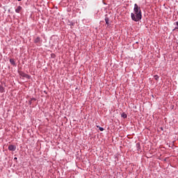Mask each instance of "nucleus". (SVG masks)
<instances>
[{"label":"nucleus","mask_w":178,"mask_h":178,"mask_svg":"<svg viewBox=\"0 0 178 178\" xmlns=\"http://www.w3.org/2000/svg\"><path fill=\"white\" fill-rule=\"evenodd\" d=\"M34 42H35V44H38L39 42H41V38L40 37H37L34 40Z\"/></svg>","instance_id":"nucleus-4"},{"label":"nucleus","mask_w":178,"mask_h":178,"mask_svg":"<svg viewBox=\"0 0 178 178\" xmlns=\"http://www.w3.org/2000/svg\"><path fill=\"white\" fill-rule=\"evenodd\" d=\"M8 151H16V145H8Z\"/></svg>","instance_id":"nucleus-3"},{"label":"nucleus","mask_w":178,"mask_h":178,"mask_svg":"<svg viewBox=\"0 0 178 178\" xmlns=\"http://www.w3.org/2000/svg\"><path fill=\"white\" fill-rule=\"evenodd\" d=\"M99 130L100 131H104V128L99 127Z\"/></svg>","instance_id":"nucleus-14"},{"label":"nucleus","mask_w":178,"mask_h":178,"mask_svg":"<svg viewBox=\"0 0 178 178\" xmlns=\"http://www.w3.org/2000/svg\"><path fill=\"white\" fill-rule=\"evenodd\" d=\"M29 105H31V104H33V102L30 99V100L29 101Z\"/></svg>","instance_id":"nucleus-16"},{"label":"nucleus","mask_w":178,"mask_h":178,"mask_svg":"<svg viewBox=\"0 0 178 178\" xmlns=\"http://www.w3.org/2000/svg\"><path fill=\"white\" fill-rule=\"evenodd\" d=\"M20 1H22V0H17L18 2H20Z\"/></svg>","instance_id":"nucleus-19"},{"label":"nucleus","mask_w":178,"mask_h":178,"mask_svg":"<svg viewBox=\"0 0 178 178\" xmlns=\"http://www.w3.org/2000/svg\"><path fill=\"white\" fill-rule=\"evenodd\" d=\"M104 20H105L106 24H107V26H109V18L108 17L107 15H105Z\"/></svg>","instance_id":"nucleus-5"},{"label":"nucleus","mask_w":178,"mask_h":178,"mask_svg":"<svg viewBox=\"0 0 178 178\" xmlns=\"http://www.w3.org/2000/svg\"><path fill=\"white\" fill-rule=\"evenodd\" d=\"M22 6H19L15 9L16 13H20V10H22Z\"/></svg>","instance_id":"nucleus-7"},{"label":"nucleus","mask_w":178,"mask_h":178,"mask_svg":"<svg viewBox=\"0 0 178 178\" xmlns=\"http://www.w3.org/2000/svg\"><path fill=\"white\" fill-rule=\"evenodd\" d=\"M18 73L20 76H22V77H25V79H30L31 77L30 75H29L22 71H18Z\"/></svg>","instance_id":"nucleus-2"},{"label":"nucleus","mask_w":178,"mask_h":178,"mask_svg":"<svg viewBox=\"0 0 178 178\" xmlns=\"http://www.w3.org/2000/svg\"><path fill=\"white\" fill-rule=\"evenodd\" d=\"M136 44H138V42H136Z\"/></svg>","instance_id":"nucleus-20"},{"label":"nucleus","mask_w":178,"mask_h":178,"mask_svg":"<svg viewBox=\"0 0 178 178\" xmlns=\"http://www.w3.org/2000/svg\"><path fill=\"white\" fill-rule=\"evenodd\" d=\"M14 161H17V157H15Z\"/></svg>","instance_id":"nucleus-17"},{"label":"nucleus","mask_w":178,"mask_h":178,"mask_svg":"<svg viewBox=\"0 0 178 178\" xmlns=\"http://www.w3.org/2000/svg\"><path fill=\"white\" fill-rule=\"evenodd\" d=\"M175 24L177 26L175 28V29H173V31H175V30H178V22H175Z\"/></svg>","instance_id":"nucleus-12"},{"label":"nucleus","mask_w":178,"mask_h":178,"mask_svg":"<svg viewBox=\"0 0 178 178\" xmlns=\"http://www.w3.org/2000/svg\"><path fill=\"white\" fill-rule=\"evenodd\" d=\"M10 63H11V65H13V66H16V62L15 61V59H13V58L10 59Z\"/></svg>","instance_id":"nucleus-6"},{"label":"nucleus","mask_w":178,"mask_h":178,"mask_svg":"<svg viewBox=\"0 0 178 178\" xmlns=\"http://www.w3.org/2000/svg\"><path fill=\"white\" fill-rule=\"evenodd\" d=\"M136 149L137 151H140L141 149V145L140 143H136Z\"/></svg>","instance_id":"nucleus-8"},{"label":"nucleus","mask_w":178,"mask_h":178,"mask_svg":"<svg viewBox=\"0 0 178 178\" xmlns=\"http://www.w3.org/2000/svg\"><path fill=\"white\" fill-rule=\"evenodd\" d=\"M67 24H68V26H74V22H73L70 20H68L67 21Z\"/></svg>","instance_id":"nucleus-10"},{"label":"nucleus","mask_w":178,"mask_h":178,"mask_svg":"<svg viewBox=\"0 0 178 178\" xmlns=\"http://www.w3.org/2000/svg\"><path fill=\"white\" fill-rule=\"evenodd\" d=\"M121 117H122L123 119H127V114H126V113H122Z\"/></svg>","instance_id":"nucleus-9"},{"label":"nucleus","mask_w":178,"mask_h":178,"mask_svg":"<svg viewBox=\"0 0 178 178\" xmlns=\"http://www.w3.org/2000/svg\"><path fill=\"white\" fill-rule=\"evenodd\" d=\"M134 12L131 13V17L134 22H140L143 19V14L141 13V8L137 5L134 4Z\"/></svg>","instance_id":"nucleus-1"},{"label":"nucleus","mask_w":178,"mask_h":178,"mask_svg":"<svg viewBox=\"0 0 178 178\" xmlns=\"http://www.w3.org/2000/svg\"><path fill=\"white\" fill-rule=\"evenodd\" d=\"M103 3H104V5H106V3H105V2H104V1H103Z\"/></svg>","instance_id":"nucleus-18"},{"label":"nucleus","mask_w":178,"mask_h":178,"mask_svg":"<svg viewBox=\"0 0 178 178\" xmlns=\"http://www.w3.org/2000/svg\"><path fill=\"white\" fill-rule=\"evenodd\" d=\"M31 101H32V102H33V101H37V99L33 97V98L31 99Z\"/></svg>","instance_id":"nucleus-15"},{"label":"nucleus","mask_w":178,"mask_h":178,"mask_svg":"<svg viewBox=\"0 0 178 178\" xmlns=\"http://www.w3.org/2000/svg\"><path fill=\"white\" fill-rule=\"evenodd\" d=\"M154 79L158 80L159 79V76L158 75H154Z\"/></svg>","instance_id":"nucleus-13"},{"label":"nucleus","mask_w":178,"mask_h":178,"mask_svg":"<svg viewBox=\"0 0 178 178\" xmlns=\"http://www.w3.org/2000/svg\"><path fill=\"white\" fill-rule=\"evenodd\" d=\"M0 92H5V88L0 85Z\"/></svg>","instance_id":"nucleus-11"}]
</instances>
